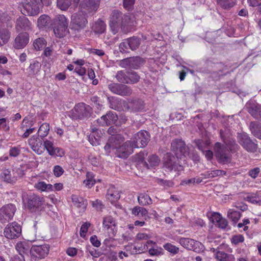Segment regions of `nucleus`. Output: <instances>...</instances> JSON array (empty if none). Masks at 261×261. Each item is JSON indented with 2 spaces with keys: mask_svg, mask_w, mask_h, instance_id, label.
<instances>
[{
  "mask_svg": "<svg viewBox=\"0 0 261 261\" xmlns=\"http://www.w3.org/2000/svg\"><path fill=\"white\" fill-rule=\"evenodd\" d=\"M171 149L176 156L171 155L170 153H167L164 158V166L170 171L174 170L179 174L184 170V167L179 161L177 163L176 161L178 159L184 161L186 160L185 158L189 155V148L181 140L175 139L171 142Z\"/></svg>",
  "mask_w": 261,
  "mask_h": 261,
  "instance_id": "f257e3e1",
  "label": "nucleus"
},
{
  "mask_svg": "<svg viewBox=\"0 0 261 261\" xmlns=\"http://www.w3.org/2000/svg\"><path fill=\"white\" fill-rule=\"evenodd\" d=\"M134 16L130 14H123L118 10H114L110 16L109 26L113 34L118 33L121 28L124 33L128 32L134 24Z\"/></svg>",
  "mask_w": 261,
  "mask_h": 261,
  "instance_id": "f03ea898",
  "label": "nucleus"
},
{
  "mask_svg": "<svg viewBox=\"0 0 261 261\" xmlns=\"http://www.w3.org/2000/svg\"><path fill=\"white\" fill-rule=\"evenodd\" d=\"M52 1L53 0H23L21 12L25 15H37L40 12L42 3L48 6L52 3Z\"/></svg>",
  "mask_w": 261,
  "mask_h": 261,
  "instance_id": "7ed1b4c3",
  "label": "nucleus"
},
{
  "mask_svg": "<svg viewBox=\"0 0 261 261\" xmlns=\"http://www.w3.org/2000/svg\"><path fill=\"white\" fill-rule=\"evenodd\" d=\"M220 136L223 139L225 145H222L220 143L217 142L215 144L214 150L216 156L220 163H226L229 161L230 154L229 149L230 147L228 146V144L225 139L223 138V131L220 130Z\"/></svg>",
  "mask_w": 261,
  "mask_h": 261,
  "instance_id": "20e7f679",
  "label": "nucleus"
},
{
  "mask_svg": "<svg viewBox=\"0 0 261 261\" xmlns=\"http://www.w3.org/2000/svg\"><path fill=\"white\" fill-rule=\"evenodd\" d=\"M92 113V108L85 103H79L72 110V117L74 119H84L90 117Z\"/></svg>",
  "mask_w": 261,
  "mask_h": 261,
  "instance_id": "39448f33",
  "label": "nucleus"
},
{
  "mask_svg": "<svg viewBox=\"0 0 261 261\" xmlns=\"http://www.w3.org/2000/svg\"><path fill=\"white\" fill-rule=\"evenodd\" d=\"M87 23L86 14L82 10L73 14L71 17L70 24L72 28L74 30H82Z\"/></svg>",
  "mask_w": 261,
  "mask_h": 261,
  "instance_id": "423d86ee",
  "label": "nucleus"
},
{
  "mask_svg": "<svg viewBox=\"0 0 261 261\" xmlns=\"http://www.w3.org/2000/svg\"><path fill=\"white\" fill-rule=\"evenodd\" d=\"M44 198L36 194L31 195L27 202L28 208L34 212H39L44 210Z\"/></svg>",
  "mask_w": 261,
  "mask_h": 261,
  "instance_id": "0eeeda50",
  "label": "nucleus"
},
{
  "mask_svg": "<svg viewBox=\"0 0 261 261\" xmlns=\"http://www.w3.org/2000/svg\"><path fill=\"white\" fill-rule=\"evenodd\" d=\"M49 247L44 244L41 245H33L30 250L31 258L37 260L44 258L48 253Z\"/></svg>",
  "mask_w": 261,
  "mask_h": 261,
  "instance_id": "6e6552de",
  "label": "nucleus"
},
{
  "mask_svg": "<svg viewBox=\"0 0 261 261\" xmlns=\"http://www.w3.org/2000/svg\"><path fill=\"white\" fill-rule=\"evenodd\" d=\"M149 140V133L146 130H141L135 134L130 141L137 148H143L147 145Z\"/></svg>",
  "mask_w": 261,
  "mask_h": 261,
  "instance_id": "1a4fd4ad",
  "label": "nucleus"
},
{
  "mask_svg": "<svg viewBox=\"0 0 261 261\" xmlns=\"http://www.w3.org/2000/svg\"><path fill=\"white\" fill-rule=\"evenodd\" d=\"M16 211L14 204H9L3 206L0 208V222L6 223L11 220Z\"/></svg>",
  "mask_w": 261,
  "mask_h": 261,
  "instance_id": "9d476101",
  "label": "nucleus"
},
{
  "mask_svg": "<svg viewBox=\"0 0 261 261\" xmlns=\"http://www.w3.org/2000/svg\"><path fill=\"white\" fill-rule=\"evenodd\" d=\"M108 88L113 93L121 96H128L132 93L131 88L124 84L111 83L108 85Z\"/></svg>",
  "mask_w": 261,
  "mask_h": 261,
  "instance_id": "9b49d317",
  "label": "nucleus"
},
{
  "mask_svg": "<svg viewBox=\"0 0 261 261\" xmlns=\"http://www.w3.org/2000/svg\"><path fill=\"white\" fill-rule=\"evenodd\" d=\"M21 233V227L16 222L9 223L5 227L4 234L9 239H14L18 238Z\"/></svg>",
  "mask_w": 261,
  "mask_h": 261,
  "instance_id": "f8f14e48",
  "label": "nucleus"
},
{
  "mask_svg": "<svg viewBox=\"0 0 261 261\" xmlns=\"http://www.w3.org/2000/svg\"><path fill=\"white\" fill-rule=\"evenodd\" d=\"M239 143L243 148L248 152H255L258 145L252 141L247 134H242L240 136Z\"/></svg>",
  "mask_w": 261,
  "mask_h": 261,
  "instance_id": "ddd939ff",
  "label": "nucleus"
},
{
  "mask_svg": "<svg viewBox=\"0 0 261 261\" xmlns=\"http://www.w3.org/2000/svg\"><path fill=\"white\" fill-rule=\"evenodd\" d=\"M102 225L105 230L107 231L110 237L115 236L117 232L116 222L115 220L111 216L103 217Z\"/></svg>",
  "mask_w": 261,
  "mask_h": 261,
  "instance_id": "4468645a",
  "label": "nucleus"
},
{
  "mask_svg": "<svg viewBox=\"0 0 261 261\" xmlns=\"http://www.w3.org/2000/svg\"><path fill=\"white\" fill-rule=\"evenodd\" d=\"M172 239L178 242L182 247L189 250L195 251L197 247H200V246H202L200 242L192 239L179 237Z\"/></svg>",
  "mask_w": 261,
  "mask_h": 261,
  "instance_id": "2eb2a0df",
  "label": "nucleus"
},
{
  "mask_svg": "<svg viewBox=\"0 0 261 261\" xmlns=\"http://www.w3.org/2000/svg\"><path fill=\"white\" fill-rule=\"evenodd\" d=\"M137 147L134 145V143L132 142V141H127L117 148V156L121 158H126L133 153V149Z\"/></svg>",
  "mask_w": 261,
  "mask_h": 261,
  "instance_id": "dca6fc26",
  "label": "nucleus"
},
{
  "mask_svg": "<svg viewBox=\"0 0 261 261\" xmlns=\"http://www.w3.org/2000/svg\"><path fill=\"white\" fill-rule=\"evenodd\" d=\"M118 119L116 113L109 111L97 120V123L101 126H108L115 124Z\"/></svg>",
  "mask_w": 261,
  "mask_h": 261,
  "instance_id": "f3484780",
  "label": "nucleus"
},
{
  "mask_svg": "<svg viewBox=\"0 0 261 261\" xmlns=\"http://www.w3.org/2000/svg\"><path fill=\"white\" fill-rule=\"evenodd\" d=\"M248 112L255 119L261 118V106L254 101H250L246 105Z\"/></svg>",
  "mask_w": 261,
  "mask_h": 261,
  "instance_id": "a211bd4d",
  "label": "nucleus"
},
{
  "mask_svg": "<svg viewBox=\"0 0 261 261\" xmlns=\"http://www.w3.org/2000/svg\"><path fill=\"white\" fill-rule=\"evenodd\" d=\"M29 41V35L27 33L19 34L15 39L14 47L16 49L24 48Z\"/></svg>",
  "mask_w": 261,
  "mask_h": 261,
  "instance_id": "6ab92c4d",
  "label": "nucleus"
},
{
  "mask_svg": "<svg viewBox=\"0 0 261 261\" xmlns=\"http://www.w3.org/2000/svg\"><path fill=\"white\" fill-rule=\"evenodd\" d=\"M99 3L100 0H82L80 7L89 12L95 11L99 7Z\"/></svg>",
  "mask_w": 261,
  "mask_h": 261,
  "instance_id": "aec40b11",
  "label": "nucleus"
},
{
  "mask_svg": "<svg viewBox=\"0 0 261 261\" xmlns=\"http://www.w3.org/2000/svg\"><path fill=\"white\" fill-rule=\"evenodd\" d=\"M16 29L17 31L30 30L31 29V23L28 18L24 16L19 17L16 22Z\"/></svg>",
  "mask_w": 261,
  "mask_h": 261,
  "instance_id": "412c9836",
  "label": "nucleus"
},
{
  "mask_svg": "<svg viewBox=\"0 0 261 261\" xmlns=\"http://www.w3.org/2000/svg\"><path fill=\"white\" fill-rule=\"evenodd\" d=\"M28 143L31 148L38 154H41L43 153V149L41 148V143L38 141V137L33 136L28 140Z\"/></svg>",
  "mask_w": 261,
  "mask_h": 261,
  "instance_id": "4be33fe9",
  "label": "nucleus"
},
{
  "mask_svg": "<svg viewBox=\"0 0 261 261\" xmlns=\"http://www.w3.org/2000/svg\"><path fill=\"white\" fill-rule=\"evenodd\" d=\"M120 197L119 191L116 190L114 186H110L106 194L107 199L113 204L117 201L120 198Z\"/></svg>",
  "mask_w": 261,
  "mask_h": 261,
  "instance_id": "5701e85b",
  "label": "nucleus"
},
{
  "mask_svg": "<svg viewBox=\"0 0 261 261\" xmlns=\"http://www.w3.org/2000/svg\"><path fill=\"white\" fill-rule=\"evenodd\" d=\"M212 220L213 222H216L218 226L221 229L225 230L230 229L228 225L227 221L222 218L219 213H214L213 215Z\"/></svg>",
  "mask_w": 261,
  "mask_h": 261,
  "instance_id": "b1692460",
  "label": "nucleus"
},
{
  "mask_svg": "<svg viewBox=\"0 0 261 261\" xmlns=\"http://www.w3.org/2000/svg\"><path fill=\"white\" fill-rule=\"evenodd\" d=\"M145 63V60L138 56L126 58L121 61L122 65H139Z\"/></svg>",
  "mask_w": 261,
  "mask_h": 261,
  "instance_id": "393cba45",
  "label": "nucleus"
},
{
  "mask_svg": "<svg viewBox=\"0 0 261 261\" xmlns=\"http://www.w3.org/2000/svg\"><path fill=\"white\" fill-rule=\"evenodd\" d=\"M128 109L133 112L142 111L145 109L144 102L141 99L134 100L129 102Z\"/></svg>",
  "mask_w": 261,
  "mask_h": 261,
  "instance_id": "a878e982",
  "label": "nucleus"
},
{
  "mask_svg": "<svg viewBox=\"0 0 261 261\" xmlns=\"http://www.w3.org/2000/svg\"><path fill=\"white\" fill-rule=\"evenodd\" d=\"M72 201L75 206L80 208L82 210L85 211L87 207V201L84 200L82 197H79L75 195L71 196Z\"/></svg>",
  "mask_w": 261,
  "mask_h": 261,
  "instance_id": "bb28decb",
  "label": "nucleus"
},
{
  "mask_svg": "<svg viewBox=\"0 0 261 261\" xmlns=\"http://www.w3.org/2000/svg\"><path fill=\"white\" fill-rule=\"evenodd\" d=\"M15 249L19 253V256H23L30 251V246L25 242H19L15 246Z\"/></svg>",
  "mask_w": 261,
  "mask_h": 261,
  "instance_id": "cd10ccee",
  "label": "nucleus"
},
{
  "mask_svg": "<svg viewBox=\"0 0 261 261\" xmlns=\"http://www.w3.org/2000/svg\"><path fill=\"white\" fill-rule=\"evenodd\" d=\"M53 49L50 47H47L45 48L42 57L43 59V64H50L53 58Z\"/></svg>",
  "mask_w": 261,
  "mask_h": 261,
  "instance_id": "c85d7f7f",
  "label": "nucleus"
},
{
  "mask_svg": "<svg viewBox=\"0 0 261 261\" xmlns=\"http://www.w3.org/2000/svg\"><path fill=\"white\" fill-rule=\"evenodd\" d=\"M106 29V24L104 21L101 20H98L92 25V30L96 34H102Z\"/></svg>",
  "mask_w": 261,
  "mask_h": 261,
  "instance_id": "c756f323",
  "label": "nucleus"
},
{
  "mask_svg": "<svg viewBox=\"0 0 261 261\" xmlns=\"http://www.w3.org/2000/svg\"><path fill=\"white\" fill-rule=\"evenodd\" d=\"M216 258L218 261H234L235 257L232 254H229L222 251H218L216 253Z\"/></svg>",
  "mask_w": 261,
  "mask_h": 261,
  "instance_id": "7c9ffc66",
  "label": "nucleus"
},
{
  "mask_svg": "<svg viewBox=\"0 0 261 261\" xmlns=\"http://www.w3.org/2000/svg\"><path fill=\"white\" fill-rule=\"evenodd\" d=\"M227 216V217L232 221L233 225H235L240 219L241 213L233 209H229L228 211Z\"/></svg>",
  "mask_w": 261,
  "mask_h": 261,
  "instance_id": "2f4dec72",
  "label": "nucleus"
},
{
  "mask_svg": "<svg viewBox=\"0 0 261 261\" xmlns=\"http://www.w3.org/2000/svg\"><path fill=\"white\" fill-rule=\"evenodd\" d=\"M116 137H111L104 147L105 151L107 153H110L112 150H114L117 148L118 143L116 142Z\"/></svg>",
  "mask_w": 261,
  "mask_h": 261,
  "instance_id": "473e14b6",
  "label": "nucleus"
},
{
  "mask_svg": "<svg viewBox=\"0 0 261 261\" xmlns=\"http://www.w3.org/2000/svg\"><path fill=\"white\" fill-rule=\"evenodd\" d=\"M54 25L68 27V20L64 15H58L54 20Z\"/></svg>",
  "mask_w": 261,
  "mask_h": 261,
  "instance_id": "72a5a7b5",
  "label": "nucleus"
},
{
  "mask_svg": "<svg viewBox=\"0 0 261 261\" xmlns=\"http://www.w3.org/2000/svg\"><path fill=\"white\" fill-rule=\"evenodd\" d=\"M249 127L253 136L261 139V125H258L255 122H251Z\"/></svg>",
  "mask_w": 261,
  "mask_h": 261,
  "instance_id": "f704fd0d",
  "label": "nucleus"
},
{
  "mask_svg": "<svg viewBox=\"0 0 261 261\" xmlns=\"http://www.w3.org/2000/svg\"><path fill=\"white\" fill-rule=\"evenodd\" d=\"M160 162L159 158L154 154L149 155L148 158V163L145 162L144 164L147 168L150 167H154L158 166Z\"/></svg>",
  "mask_w": 261,
  "mask_h": 261,
  "instance_id": "c9c22d12",
  "label": "nucleus"
},
{
  "mask_svg": "<svg viewBox=\"0 0 261 261\" xmlns=\"http://www.w3.org/2000/svg\"><path fill=\"white\" fill-rule=\"evenodd\" d=\"M86 176V178L83 181V184L87 188L89 189L91 188L96 182L95 179H94V175L92 172H87Z\"/></svg>",
  "mask_w": 261,
  "mask_h": 261,
  "instance_id": "e433bc0d",
  "label": "nucleus"
},
{
  "mask_svg": "<svg viewBox=\"0 0 261 261\" xmlns=\"http://www.w3.org/2000/svg\"><path fill=\"white\" fill-rule=\"evenodd\" d=\"M1 176L4 180L8 183L14 184L17 180L15 177H11V171L9 169H4L2 171Z\"/></svg>",
  "mask_w": 261,
  "mask_h": 261,
  "instance_id": "4c0bfd02",
  "label": "nucleus"
},
{
  "mask_svg": "<svg viewBox=\"0 0 261 261\" xmlns=\"http://www.w3.org/2000/svg\"><path fill=\"white\" fill-rule=\"evenodd\" d=\"M54 33L57 37H63L68 33V27L54 25Z\"/></svg>",
  "mask_w": 261,
  "mask_h": 261,
  "instance_id": "58836bf2",
  "label": "nucleus"
},
{
  "mask_svg": "<svg viewBox=\"0 0 261 261\" xmlns=\"http://www.w3.org/2000/svg\"><path fill=\"white\" fill-rule=\"evenodd\" d=\"M245 199L246 201L252 203L261 205V196L259 195L258 193H252L248 195Z\"/></svg>",
  "mask_w": 261,
  "mask_h": 261,
  "instance_id": "ea45409f",
  "label": "nucleus"
},
{
  "mask_svg": "<svg viewBox=\"0 0 261 261\" xmlns=\"http://www.w3.org/2000/svg\"><path fill=\"white\" fill-rule=\"evenodd\" d=\"M35 188L41 192L53 190V186L47 184L44 181H38L34 185Z\"/></svg>",
  "mask_w": 261,
  "mask_h": 261,
  "instance_id": "a19ab883",
  "label": "nucleus"
},
{
  "mask_svg": "<svg viewBox=\"0 0 261 261\" xmlns=\"http://www.w3.org/2000/svg\"><path fill=\"white\" fill-rule=\"evenodd\" d=\"M138 200L139 203L142 205H149L152 202L150 197L148 195L144 193L139 194L138 196Z\"/></svg>",
  "mask_w": 261,
  "mask_h": 261,
  "instance_id": "79ce46f5",
  "label": "nucleus"
},
{
  "mask_svg": "<svg viewBox=\"0 0 261 261\" xmlns=\"http://www.w3.org/2000/svg\"><path fill=\"white\" fill-rule=\"evenodd\" d=\"M236 0H217V3L221 8L224 9H228L232 7L236 4Z\"/></svg>",
  "mask_w": 261,
  "mask_h": 261,
  "instance_id": "37998d69",
  "label": "nucleus"
},
{
  "mask_svg": "<svg viewBox=\"0 0 261 261\" xmlns=\"http://www.w3.org/2000/svg\"><path fill=\"white\" fill-rule=\"evenodd\" d=\"M50 17L46 15H41L38 19L37 25L39 28L46 27L50 22Z\"/></svg>",
  "mask_w": 261,
  "mask_h": 261,
  "instance_id": "c03bdc74",
  "label": "nucleus"
},
{
  "mask_svg": "<svg viewBox=\"0 0 261 261\" xmlns=\"http://www.w3.org/2000/svg\"><path fill=\"white\" fill-rule=\"evenodd\" d=\"M226 172L221 170L208 171L205 173V178H214L218 176H222L226 174Z\"/></svg>",
  "mask_w": 261,
  "mask_h": 261,
  "instance_id": "a18cd8bd",
  "label": "nucleus"
},
{
  "mask_svg": "<svg viewBox=\"0 0 261 261\" xmlns=\"http://www.w3.org/2000/svg\"><path fill=\"white\" fill-rule=\"evenodd\" d=\"M163 248L168 252L173 254H176L179 252V249L178 247L170 243H166L163 245Z\"/></svg>",
  "mask_w": 261,
  "mask_h": 261,
  "instance_id": "49530a36",
  "label": "nucleus"
},
{
  "mask_svg": "<svg viewBox=\"0 0 261 261\" xmlns=\"http://www.w3.org/2000/svg\"><path fill=\"white\" fill-rule=\"evenodd\" d=\"M49 130V125L47 123H44L41 125L40 126L38 133V135L41 137H46L48 134V132Z\"/></svg>",
  "mask_w": 261,
  "mask_h": 261,
  "instance_id": "de8ad7c7",
  "label": "nucleus"
},
{
  "mask_svg": "<svg viewBox=\"0 0 261 261\" xmlns=\"http://www.w3.org/2000/svg\"><path fill=\"white\" fill-rule=\"evenodd\" d=\"M129 48L132 50H136L140 44V40L138 38L132 37L127 39Z\"/></svg>",
  "mask_w": 261,
  "mask_h": 261,
  "instance_id": "09e8293b",
  "label": "nucleus"
},
{
  "mask_svg": "<svg viewBox=\"0 0 261 261\" xmlns=\"http://www.w3.org/2000/svg\"><path fill=\"white\" fill-rule=\"evenodd\" d=\"M149 254L151 256H161L164 254V249L161 247L156 246L148 250Z\"/></svg>",
  "mask_w": 261,
  "mask_h": 261,
  "instance_id": "8fccbe9b",
  "label": "nucleus"
},
{
  "mask_svg": "<svg viewBox=\"0 0 261 261\" xmlns=\"http://www.w3.org/2000/svg\"><path fill=\"white\" fill-rule=\"evenodd\" d=\"M195 143L198 147V148L202 152H204V151L205 149H206L211 142L209 140H198L195 141Z\"/></svg>",
  "mask_w": 261,
  "mask_h": 261,
  "instance_id": "3c124183",
  "label": "nucleus"
},
{
  "mask_svg": "<svg viewBox=\"0 0 261 261\" xmlns=\"http://www.w3.org/2000/svg\"><path fill=\"white\" fill-rule=\"evenodd\" d=\"M116 77L117 80L120 83L125 84L130 83V81H127V79H128V71H119L118 72Z\"/></svg>",
  "mask_w": 261,
  "mask_h": 261,
  "instance_id": "603ef678",
  "label": "nucleus"
},
{
  "mask_svg": "<svg viewBox=\"0 0 261 261\" xmlns=\"http://www.w3.org/2000/svg\"><path fill=\"white\" fill-rule=\"evenodd\" d=\"M128 79L127 81H130V83H127L128 84H133L137 83L140 80V76L135 71H128Z\"/></svg>",
  "mask_w": 261,
  "mask_h": 261,
  "instance_id": "864d4df0",
  "label": "nucleus"
},
{
  "mask_svg": "<svg viewBox=\"0 0 261 261\" xmlns=\"http://www.w3.org/2000/svg\"><path fill=\"white\" fill-rule=\"evenodd\" d=\"M46 41L43 38H39L34 40L33 45L36 50H39L46 45Z\"/></svg>",
  "mask_w": 261,
  "mask_h": 261,
  "instance_id": "5fc2aeb1",
  "label": "nucleus"
},
{
  "mask_svg": "<svg viewBox=\"0 0 261 261\" xmlns=\"http://www.w3.org/2000/svg\"><path fill=\"white\" fill-rule=\"evenodd\" d=\"M10 37V33L6 29L0 30V39L3 44L7 43Z\"/></svg>",
  "mask_w": 261,
  "mask_h": 261,
  "instance_id": "6e6d98bb",
  "label": "nucleus"
},
{
  "mask_svg": "<svg viewBox=\"0 0 261 261\" xmlns=\"http://www.w3.org/2000/svg\"><path fill=\"white\" fill-rule=\"evenodd\" d=\"M117 259L116 252L112 251L101 257L98 261H116Z\"/></svg>",
  "mask_w": 261,
  "mask_h": 261,
  "instance_id": "4d7b16f0",
  "label": "nucleus"
},
{
  "mask_svg": "<svg viewBox=\"0 0 261 261\" xmlns=\"http://www.w3.org/2000/svg\"><path fill=\"white\" fill-rule=\"evenodd\" d=\"M43 145L49 155H54L55 147L52 141L46 140L44 141Z\"/></svg>",
  "mask_w": 261,
  "mask_h": 261,
  "instance_id": "13d9d810",
  "label": "nucleus"
},
{
  "mask_svg": "<svg viewBox=\"0 0 261 261\" xmlns=\"http://www.w3.org/2000/svg\"><path fill=\"white\" fill-rule=\"evenodd\" d=\"M110 108L115 110H118L120 107L119 104L122 101L121 99L118 97H112L111 99L109 98Z\"/></svg>",
  "mask_w": 261,
  "mask_h": 261,
  "instance_id": "bf43d9fd",
  "label": "nucleus"
},
{
  "mask_svg": "<svg viewBox=\"0 0 261 261\" xmlns=\"http://www.w3.org/2000/svg\"><path fill=\"white\" fill-rule=\"evenodd\" d=\"M92 207L97 211H102L105 207L104 204L102 201L99 199H96L93 201H90Z\"/></svg>",
  "mask_w": 261,
  "mask_h": 261,
  "instance_id": "052dcab7",
  "label": "nucleus"
},
{
  "mask_svg": "<svg viewBox=\"0 0 261 261\" xmlns=\"http://www.w3.org/2000/svg\"><path fill=\"white\" fill-rule=\"evenodd\" d=\"M70 4V0H57V6L62 10H67Z\"/></svg>",
  "mask_w": 261,
  "mask_h": 261,
  "instance_id": "680f3d73",
  "label": "nucleus"
},
{
  "mask_svg": "<svg viewBox=\"0 0 261 261\" xmlns=\"http://www.w3.org/2000/svg\"><path fill=\"white\" fill-rule=\"evenodd\" d=\"M90 225L89 223L86 222L81 226L80 229V236L81 237L84 238L86 236Z\"/></svg>",
  "mask_w": 261,
  "mask_h": 261,
  "instance_id": "e2e57ef3",
  "label": "nucleus"
},
{
  "mask_svg": "<svg viewBox=\"0 0 261 261\" xmlns=\"http://www.w3.org/2000/svg\"><path fill=\"white\" fill-rule=\"evenodd\" d=\"M244 240V237L241 234H239L233 236L231 239V242L233 244L238 245L239 243L243 242Z\"/></svg>",
  "mask_w": 261,
  "mask_h": 261,
  "instance_id": "0e129e2a",
  "label": "nucleus"
},
{
  "mask_svg": "<svg viewBox=\"0 0 261 261\" xmlns=\"http://www.w3.org/2000/svg\"><path fill=\"white\" fill-rule=\"evenodd\" d=\"M53 172L55 176L60 177L64 173V170L61 166L56 165L54 167Z\"/></svg>",
  "mask_w": 261,
  "mask_h": 261,
  "instance_id": "69168bd1",
  "label": "nucleus"
},
{
  "mask_svg": "<svg viewBox=\"0 0 261 261\" xmlns=\"http://www.w3.org/2000/svg\"><path fill=\"white\" fill-rule=\"evenodd\" d=\"M33 125L32 121H30L29 119L27 117H25L22 122L21 124L20 128L24 130L25 128H28V127H30Z\"/></svg>",
  "mask_w": 261,
  "mask_h": 261,
  "instance_id": "338daca9",
  "label": "nucleus"
},
{
  "mask_svg": "<svg viewBox=\"0 0 261 261\" xmlns=\"http://www.w3.org/2000/svg\"><path fill=\"white\" fill-rule=\"evenodd\" d=\"M127 40H124L119 45V49L121 52H126L129 48Z\"/></svg>",
  "mask_w": 261,
  "mask_h": 261,
  "instance_id": "774afa93",
  "label": "nucleus"
}]
</instances>
